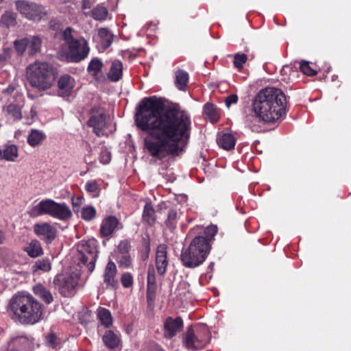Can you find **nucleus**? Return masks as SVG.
Masks as SVG:
<instances>
[{
    "mask_svg": "<svg viewBox=\"0 0 351 351\" xmlns=\"http://www.w3.org/2000/svg\"><path fill=\"white\" fill-rule=\"evenodd\" d=\"M1 22L7 27H12L16 24V14L12 12H6L1 17Z\"/></svg>",
    "mask_w": 351,
    "mask_h": 351,
    "instance_id": "obj_40",
    "label": "nucleus"
},
{
    "mask_svg": "<svg viewBox=\"0 0 351 351\" xmlns=\"http://www.w3.org/2000/svg\"><path fill=\"white\" fill-rule=\"evenodd\" d=\"M111 160V153L106 148H103L101 150L99 160L101 163L106 165L110 162Z\"/></svg>",
    "mask_w": 351,
    "mask_h": 351,
    "instance_id": "obj_50",
    "label": "nucleus"
},
{
    "mask_svg": "<svg viewBox=\"0 0 351 351\" xmlns=\"http://www.w3.org/2000/svg\"><path fill=\"white\" fill-rule=\"evenodd\" d=\"M92 5V2L90 0H83L82 2V10L90 9Z\"/></svg>",
    "mask_w": 351,
    "mask_h": 351,
    "instance_id": "obj_55",
    "label": "nucleus"
},
{
    "mask_svg": "<svg viewBox=\"0 0 351 351\" xmlns=\"http://www.w3.org/2000/svg\"><path fill=\"white\" fill-rule=\"evenodd\" d=\"M77 249L80 263L86 266L89 272H92L95 269L97 258L95 241L93 239L82 241L78 243Z\"/></svg>",
    "mask_w": 351,
    "mask_h": 351,
    "instance_id": "obj_9",
    "label": "nucleus"
},
{
    "mask_svg": "<svg viewBox=\"0 0 351 351\" xmlns=\"http://www.w3.org/2000/svg\"><path fill=\"white\" fill-rule=\"evenodd\" d=\"M15 87L13 85H9L5 89L3 90L5 94H11L14 92Z\"/></svg>",
    "mask_w": 351,
    "mask_h": 351,
    "instance_id": "obj_57",
    "label": "nucleus"
},
{
    "mask_svg": "<svg viewBox=\"0 0 351 351\" xmlns=\"http://www.w3.org/2000/svg\"><path fill=\"white\" fill-rule=\"evenodd\" d=\"M3 332L2 328H0V334Z\"/></svg>",
    "mask_w": 351,
    "mask_h": 351,
    "instance_id": "obj_64",
    "label": "nucleus"
},
{
    "mask_svg": "<svg viewBox=\"0 0 351 351\" xmlns=\"http://www.w3.org/2000/svg\"><path fill=\"white\" fill-rule=\"evenodd\" d=\"M45 138V135L43 132L32 129L27 136V143L30 146L36 147L39 145Z\"/></svg>",
    "mask_w": 351,
    "mask_h": 351,
    "instance_id": "obj_28",
    "label": "nucleus"
},
{
    "mask_svg": "<svg viewBox=\"0 0 351 351\" xmlns=\"http://www.w3.org/2000/svg\"><path fill=\"white\" fill-rule=\"evenodd\" d=\"M121 281L123 287L129 288L133 284V277L130 273H124L121 276Z\"/></svg>",
    "mask_w": 351,
    "mask_h": 351,
    "instance_id": "obj_49",
    "label": "nucleus"
},
{
    "mask_svg": "<svg viewBox=\"0 0 351 351\" xmlns=\"http://www.w3.org/2000/svg\"><path fill=\"white\" fill-rule=\"evenodd\" d=\"M149 351H164L160 346L153 345L150 347Z\"/></svg>",
    "mask_w": 351,
    "mask_h": 351,
    "instance_id": "obj_59",
    "label": "nucleus"
},
{
    "mask_svg": "<svg viewBox=\"0 0 351 351\" xmlns=\"http://www.w3.org/2000/svg\"><path fill=\"white\" fill-rule=\"evenodd\" d=\"M51 269V262L49 258L45 257L36 260L32 266V271L34 274H40V272H49Z\"/></svg>",
    "mask_w": 351,
    "mask_h": 351,
    "instance_id": "obj_23",
    "label": "nucleus"
},
{
    "mask_svg": "<svg viewBox=\"0 0 351 351\" xmlns=\"http://www.w3.org/2000/svg\"><path fill=\"white\" fill-rule=\"evenodd\" d=\"M55 203L56 202L51 199H46L40 201L31 210V216L36 217L44 215H48L51 217Z\"/></svg>",
    "mask_w": 351,
    "mask_h": 351,
    "instance_id": "obj_16",
    "label": "nucleus"
},
{
    "mask_svg": "<svg viewBox=\"0 0 351 351\" xmlns=\"http://www.w3.org/2000/svg\"><path fill=\"white\" fill-rule=\"evenodd\" d=\"M84 201V198L80 196L72 197L71 198V204L73 206V210L74 213H78L80 211V206L82 205Z\"/></svg>",
    "mask_w": 351,
    "mask_h": 351,
    "instance_id": "obj_46",
    "label": "nucleus"
},
{
    "mask_svg": "<svg viewBox=\"0 0 351 351\" xmlns=\"http://www.w3.org/2000/svg\"><path fill=\"white\" fill-rule=\"evenodd\" d=\"M210 250V244L202 236L195 237L189 246L184 249L180 255L182 264L189 268H194L202 264Z\"/></svg>",
    "mask_w": 351,
    "mask_h": 351,
    "instance_id": "obj_5",
    "label": "nucleus"
},
{
    "mask_svg": "<svg viewBox=\"0 0 351 351\" xmlns=\"http://www.w3.org/2000/svg\"><path fill=\"white\" fill-rule=\"evenodd\" d=\"M26 77L31 86L38 91L51 88L55 81L53 67L45 62L36 61L29 64L26 69Z\"/></svg>",
    "mask_w": 351,
    "mask_h": 351,
    "instance_id": "obj_4",
    "label": "nucleus"
},
{
    "mask_svg": "<svg viewBox=\"0 0 351 351\" xmlns=\"http://www.w3.org/2000/svg\"><path fill=\"white\" fill-rule=\"evenodd\" d=\"M33 290L34 293L43 299L47 304H50L53 301L51 293L42 285H36L34 287Z\"/></svg>",
    "mask_w": 351,
    "mask_h": 351,
    "instance_id": "obj_31",
    "label": "nucleus"
},
{
    "mask_svg": "<svg viewBox=\"0 0 351 351\" xmlns=\"http://www.w3.org/2000/svg\"><path fill=\"white\" fill-rule=\"evenodd\" d=\"M29 341L27 343V350L32 351L35 348L34 339L32 337H29Z\"/></svg>",
    "mask_w": 351,
    "mask_h": 351,
    "instance_id": "obj_56",
    "label": "nucleus"
},
{
    "mask_svg": "<svg viewBox=\"0 0 351 351\" xmlns=\"http://www.w3.org/2000/svg\"><path fill=\"white\" fill-rule=\"evenodd\" d=\"M46 343L50 348H57L60 342L53 333H51L46 337Z\"/></svg>",
    "mask_w": 351,
    "mask_h": 351,
    "instance_id": "obj_45",
    "label": "nucleus"
},
{
    "mask_svg": "<svg viewBox=\"0 0 351 351\" xmlns=\"http://www.w3.org/2000/svg\"><path fill=\"white\" fill-rule=\"evenodd\" d=\"M25 251L32 258L38 257L43 254L41 245L37 240H32L29 245L25 247Z\"/></svg>",
    "mask_w": 351,
    "mask_h": 351,
    "instance_id": "obj_29",
    "label": "nucleus"
},
{
    "mask_svg": "<svg viewBox=\"0 0 351 351\" xmlns=\"http://www.w3.org/2000/svg\"><path fill=\"white\" fill-rule=\"evenodd\" d=\"M236 143V138L230 133H225L218 136L217 144L226 150L232 149Z\"/></svg>",
    "mask_w": 351,
    "mask_h": 351,
    "instance_id": "obj_26",
    "label": "nucleus"
},
{
    "mask_svg": "<svg viewBox=\"0 0 351 351\" xmlns=\"http://www.w3.org/2000/svg\"><path fill=\"white\" fill-rule=\"evenodd\" d=\"M89 51L87 40L81 37L68 45L66 50L62 49L59 54L62 60L70 62H80L88 56Z\"/></svg>",
    "mask_w": 351,
    "mask_h": 351,
    "instance_id": "obj_7",
    "label": "nucleus"
},
{
    "mask_svg": "<svg viewBox=\"0 0 351 351\" xmlns=\"http://www.w3.org/2000/svg\"><path fill=\"white\" fill-rule=\"evenodd\" d=\"M143 219L149 224L155 221V210L150 203H147L144 206Z\"/></svg>",
    "mask_w": 351,
    "mask_h": 351,
    "instance_id": "obj_35",
    "label": "nucleus"
},
{
    "mask_svg": "<svg viewBox=\"0 0 351 351\" xmlns=\"http://www.w3.org/2000/svg\"><path fill=\"white\" fill-rule=\"evenodd\" d=\"M175 84L176 86L182 91H186L189 83V73L182 69H179L175 73Z\"/></svg>",
    "mask_w": 351,
    "mask_h": 351,
    "instance_id": "obj_24",
    "label": "nucleus"
},
{
    "mask_svg": "<svg viewBox=\"0 0 351 351\" xmlns=\"http://www.w3.org/2000/svg\"><path fill=\"white\" fill-rule=\"evenodd\" d=\"M22 107L23 104L20 103H11L5 107L4 112L8 117L12 119L14 121H19L22 118Z\"/></svg>",
    "mask_w": 351,
    "mask_h": 351,
    "instance_id": "obj_22",
    "label": "nucleus"
},
{
    "mask_svg": "<svg viewBox=\"0 0 351 351\" xmlns=\"http://www.w3.org/2000/svg\"><path fill=\"white\" fill-rule=\"evenodd\" d=\"M29 341V337H16L12 339L11 343L14 345L20 344L23 346L25 349L27 347V343Z\"/></svg>",
    "mask_w": 351,
    "mask_h": 351,
    "instance_id": "obj_53",
    "label": "nucleus"
},
{
    "mask_svg": "<svg viewBox=\"0 0 351 351\" xmlns=\"http://www.w3.org/2000/svg\"><path fill=\"white\" fill-rule=\"evenodd\" d=\"M183 328V321L180 317L173 319L169 317L164 324V337L171 339L180 332Z\"/></svg>",
    "mask_w": 351,
    "mask_h": 351,
    "instance_id": "obj_13",
    "label": "nucleus"
},
{
    "mask_svg": "<svg viewBox=\"0 0 351 351\" xmlns=\"http://www.w3.org/2000/svg\"><path fill=\"white\" fill-rule=\"evenodd\" d=\"M80 274L77 272L60 274L55 276L53 283L60 293L64 297H71L78 285Z\"/></svg>",
    "mask_w": 351,
    "mask_h": 351,
    "instance_id": "obj_10",
    "label": "nucleus"
},
{
    "mask_svg": "<svg viewBox=\"0 0 351 351\" xmlns=\"http://www.w3.org/2000/svg\"><path fill=\"white\" fill-rule=\"evenodd\" d=\"M117 272L116 265L114 262L110 261L105 268L104 274V282L108 288L115 289L118 287V280L115 279Z\"/></svg>",
    "mask_w": 351,
    "mask_h": 351,
    "instance_id": "obj_17",
    "label": "nucleus"
},
{
    "mask_svg": "<svg viewBox=\"0 0 351 351\" xmlns=\"http://www.w3.org/2000/svg\"><path fill=\"white\" fill-rule=\"evenodd\" d=\"M62 36L66 44L69 45L71 43L74 41L76 38H73L72 35V29L71 27H66L62 32Z\"/></svg>",
    "mask_w": 351,
    "mask_h": 351,
    "instance_id": "obj_48",
    "label": "nucleus"
},
{
    "mask_svg": "<svg viewBox=\"0 0 351 351\" xmlns=\"http://www.w3.org/2000/svg\"><path fill=\"white\" fill-rule=\"evenodd\" d=\"M178 219V212L174 209L169 211L167 219L165 221L166 226L171 229L176 227Z\"/></svg>",
    "mask_w": 351,
    "mask_h": 351,
    "instance_id": "obj_41",
    "label": "nucleus"
},
{
    "mask_svg": "<svg viewBox=\"0 0 351 351\" xmlns=\"http://www.w3.org/2000/svg\"><path fill=\"white\" fill-rule=\"evenodd\" d=\"M28 97L32 98V99L34 98L32 95H30V93H28Z\"/></svg>",
    "mask_w": 351,
    "mask_h": 351,
    "instance_id": "obj_63",
    "label": "nucleus"
},
{
    "mask_svg": "<svg viewBox=\"0 0 351 351\" xmlns=\"http://www.w3.org/2000/svg\"><path fill=\"white\" fill-rule=\"evenodd\" d=\"M31 114H32V117H34L36 115V111L34 110L32 108L31 109Z\"/></svg>",
    "mask_w": 351,
    "mask_h": 351,
    "instance_id": "obj_62",
    "label": "nucleus"
},
{
    "mask_svg": "<svg viewBox=\"0 0 351 351\" xmlns=\"http://www.w3.org/2000/svg\"><path fill=\"white\" fill-rule=\"evenodd\" d=\"M16 6L17 10L29 20L38 21L47 15V10L43 6L31 1L19 0Z\"/></svg>",
    "mask_w": 351,
    "mask_h": 351,
    "instance_id": "obj_12",
    "label": "nucleus"
},
{
    "mask_svg": "<svg viewBox=\"0 0 351 351\" xmlns=\"http://www.w3.org/2000/svg\"><path fill=\"white\" fill-rule=\"evenodd\" d=\"M13 54V50L10 47H3L0 51V64H5Z\"/></svg>",
    "mask_w": 351,
    "mask_h": 351,
    "instance_id": "obj_43",
    "label": "nucleus"
},
{
    "mask_svg": "<svg viewBox=\"0 0 351 351\" xmlns=\"http://www.w3.org/2000/svg\"><path fill=\"white\" fill-rule=\"evenodd\" d=\"M84 161L86 164H91L94 162L91 158L90 154H87L84 156Z\"/></svg>",
    "mask_w": 351,
    "mask_h": 351,
    "instance_id": "obj_58",
    "label": "nucleus"
},
{
    "mask_svg": "<svg viewBox=\"0 0 351 351\" xmlns=\"http://www.w3.org/2000/svg\"><path fill=\"white\" fill-rule=\"evenodd\" d=\"M247 56L245 53H236L234 56V66L239 71L243 68V64L247 62Z\"/></svg>",
    "mask_w": 351,
    "mask_h": 351,
    "instance_id": "obj_39",
    "label": "nucleus"
},
{
    "mask_svg": "<svg viewBox=\"0 0 351 351\" xmlns=\"http://www.w3.org/2000/svg\"><path fill=\"white\" fill-rule=\"evenodd\" d=\"M155 263L158 274L160 276L165 275L169 264L166 245L161 244L158 246L156 252Z\"/></svg>",
    "mask_w": 351,
    "mask_h": 351,
    "instance_id": "obj_14",
    "label": "nucleus"
},
{
    "mask_svg": "<svg viewBox=\"0 0 351 351\" xmlns=\"http://www.w3.org/2000/svg\"><path fill=\"white\" fill-rule=\"evenodd\" d=\"M42 44V38L38 35L18 38L13 42L14 50L19 57L24 56L25 51L29 56L39 53L41 51Z\"/></svg>",
    "mask_w": 351,
    "mask_h": 351,
    "instance_id": "obj_8",
    "label": "nucleus"
},
{
    "mask_svg": "<svg viewBox=\"0 0 351 351\" xmlns=\"http://www.w3.org/2000/svg\"><path fill=\"white\" fill-rule=\"evenodd\" d=\"M0 160H3V150L0 149Z\"/></svg>",
    "mask_w": 351,
    "mask_h": 351,
    "instance_id": "obj_61",
    "label": "nucleus"
},
{
    "mask_svg": "<svg viewBox=\"0 0 351 351\" xmlns=\"http://www.w3.org/2000/svg\"><path fill=\"white\" fill-rule=\"evenodd\" d=\"M147 287V298L148 301H152L154 298L156 290L155 270L152 265H149L148 268Z\"/></svg>",
    "mask_w": 351,
    "mask_h": 351,
    "instance_id": "obj_21",
    "label": "nucleus"
},
{
    "mask_svg": "<svg viewBox=\"0 0 351 351\" xmlns=\"http://www.w3.org/2000/svg\"><path fill=\"white\" fill-rule=\"evenodd\" d=\"M97 317L101 324L106 328L110 327L112 324V317L109 310L104 308H99Z\"/></svg>",
    "mask_w": 351,
    "mask_h": 351,
    "instance_id": "obj_33",
    "label": "nucleus"
},
{
    "mask_svg": "<svg viewBox=\"0 0 351 351\" xmlns=\"http://www.w3.org/2000/svg\"><path fill=\"white\" fill-rule=\"evenodd\" d=\"M72 216V212L66 203L56 202L51 215L52 217L66 221L71 219Z\"/></svg>",
    "mask_w": 351,
    "mask_h": 351,
    "instance_id": "obj_20",
    "label": "nucleus"
},
{
    "mask_svg": "<svg viewBox=\"0 0 351 351\" xmlns=\"http://www.w3.org/2000/svg\"><path fill=\"white\" fill-rule=\"evenodd\" d=\"M210 339V331L205 324H195L189 327L183 335L184 346L190 351L204 348Z\"/></svg>",
    "mask_w": 351,
    "mask_h": 351,
    "instance_id": "obj_6",
    "label": "nucleus"
},
{
    "mask_svg": "<svg viewBox=\"0 0 351 351\" xmlns=\"http://www.w3.org/2000/svg\"><path fill=\"white\" fill-rule=\"evenodd\" d=\"M34 232L39 237H43L47 243L51 242L56 237V230L47 222L36 223L34 226Z\"/></svg>",
    "mask_w": 351,
    "mask_h": 351,
    "instance_id": "obj_15",
    "label": "nucleus"
},
{
    "mask_svg": "<svg viewBox=\"0 0 351 351\" xmlns=\"http://www.w3.org/2000/svg\"><path fill=\"white\" fill-rule=\"evenodd\" d=\"M118 263L119 267L127 268L131 265V258L128 254H123L119 258Z\"/></svg>",
    "mask_w": 351,
    "mask_h": 351,
    "instance_id": "obj_52",
    "label": "nucleus"
},
{
    "mask_svg": "<svg viewBox=\"0 0 351 351\" xmlns=\"http://www.w3.org/2000/svg\"><path fill=\"white\" fill-rule=\"evenodd\" d=\"M123 75V64L118 60H114L110 66V71L108 73V77L112 82H118Z\"/></svg>",
    "mask_w": 351,
    "mask_h": 351,
    "instance_id": "obj_25",
    "label": "nucleus"
},
{
    "mask_svg": "<svg viewBox=\"0 0 351 351\" xmlns=\"http://www.w3.org/2000/svg\"><path fill=\"white\" fill-rule=\"evenodd\" d=\"M8 312L21 324L33 325L43 317L42 304L31 294H15L9 302Z\"/></svg>",
    "mask_w": 351,
    "mask_h": 351,
    "instance_id": "obj_3",
    "label": "nucleus"
},
{
    "mask_svg": "<svg viewBox=\"0 0 351 351\" xmlns=\"http://www.w3.org/2000/svg\"><path fill=\"white\" fill-rule=\"evenodd\" d=\"M84 14L93 17L95 20L102 21L106 18L108 10L105 7L98 5L93 10L85 12Z\"/></svg>",
    "mask_w": 351,
    "mask_h": 351,
    "instance_id": "obj_32",
    "label": "nucleus"
},
{
    "mask_svg": "<svg viewBox=\"0 0 351 351\" xmlns=\"http://www.w3.org/2000/svg\"><path fill=\"white\" fill-rule=\"evenodd\" d=\"M97 214L96 209L93 206H86L81 210V217L85 221L93 219Z\"/></svg>",
    "mask_w": 351,
    "mask_h": 351,
    "instance_id": "obj_38",
    "label": "nucleus"
},
{
    "mask_svg": "<svg viewBox=\"0 0 351 351\" xmlns=\"http://www.w3.org/2000/svg\"><path fill=\"white\" fill-rule=\"evenodd\" d=\"M90 115L87 124L93 128L94 133L99 137L106 135L109 117L105 110L99 106H95L90 110Z\"/></svg>",
    "mask_w": 351,
    "mask_h": 351,
    "instance_id": "obj_11",
    "label": "nucleus"
},
{
    "mask_svg": "<svg viewBox=\"0 0 351 351\" xmlns=\"http://www.w3.org/2000/svg\"><path fill=\"white\" fill-rule=\"evenodd\" d=\"M103 67V62L98 58H95L90 62L87 70L92 75H97Z\"/></svg>",
    "mask_w": 351,
    "mask_h": 351,
    "instance_id": "obj_37",
    "label": "nucleus"
},
{
    "mask_svg": "<svg viewBox=\"0 0 351 351\" xmlns=\"http://www.w3.org/2000/svg\"><path fill=\"white\" fill-rule=\"evenodd\" d=\"M238 97L235 94H232L228 96L225 99L226 106L227 108H230L232 104L237 103Z\"/></svg>",
    "mask_w": 351,
    "mask_h": 351,
    "instance_id": "obj_54",
    "label": "nucleus"
},
{
    "mask_svg": "<svg viewBox=\"0 0 351 351\" xmlns=\"http://www.w3.org/2000/svg\"><path fill=\"white\" fill-rule=\"evenodd\" d=\"M98 36L100 38V45L104 50L111 45L113 40V35L108 29H99L98 30Z\"/></svg>",
    "mask_w": 351,
    "mask_h": 351,
    "instance_id": "obj_27",
    "label": "nucleus"
},
{
    "mask_svg": "<svg viewBox=\"0 0 351 351\" xmlns=\"http://www.w3.org/2000/svg\"><path fill=\"white\" fill-rule=\"evenodd\" d=\"M85 189L87 192L93 194L95 197L99 195V186L95 180H90L87 182L85 185Z\"/></svg>",
    "mask_w": 351,
    "mask_h": 351,
    "instance_id": "obj_42",
    "label": "nucleus"
},
{
    "mask_svg": "<svg viewBox=\"0 0 351 351\" xmlns=\"http://www.w3.org/2000/svg\"><path fill=\"white\" fill-rule=\"evenodd\" d=\"M136 117L138 127L148 133L144 138V150L154 159L178 155V142L190 136L191 123L188 114L175 108L164 110L155 97L141 101Z\"/></svg>",
    "mask_w": 351,
    "mask_h": 351,
    "instance_id": "obj_1",
    "label": "nucleus"
},
{
    "mask_svg": "<svg viewBox=\"0 0 351 351\" xmlns=\"http://www.w3.org/2000/svg\"><path fill=\"white\" fill-rule=\"evenodd\" d=\"M119 220L114 216H108L104 219L100 226V234L102 237H108L114 233L119 226Z\"/></svg>",
    "mask_w": 351,
    "mask_h": 351,
    "instance_id": "obj_19",
    "label": "nucleus"
},
{
    "mask_svg": "<svg viewBox=\"0 0 351 351\" xmlns=\"http://www.w3.org/2000/svg\"><path fill=\"white\" fill-rule=\"evenodd\" d=\"M204 111L205 114L212 122H216L219 118V115L215 106L212 104L207 103L204 106Z\"/></svg>",
    "mask_w": 351,
    "mask_h": 351,
    "instance_id": "obj_36",
    "label": "nucleus"
},
{
    "mask_svg": "<svg viewBox=\"0 0 351 351\" xmlns=\"http://www.w3.org/2000/svg\"><path fill=\"white\" fill-rule=\"evenodd\" d=\"M217 232V227L214 225L209 226L206 228L204 230L206 237H204L208 240V243H210V240L215 237Z\"/></svg>",
    "mask_w": 351,
    "mask_h": 351,
    "instance_id": "obj_47",
    "label": "nucleus"
},
{
    "mask_svg": "<svg viewBox=\"0 0 351 351\" xmlns=\"http://www.w3.org/2000/svg\"><path fill=\"white\" fill-rule=\"evenodd\" d=\"M3 150V160L14 162L18 158V148L14 145H10L5 147Z\"/></svg>",
    "mask_w": 351,
    "mask_h": 351,
    "instance_id": "obj_34",
    "label": "nucleus"
},
{
    "mask_svg": "<svg viewBox=\"0 0 351 351\" xmlns=\"http://www.w3.org/2000/svg\"><path fill=\"white\" fill-rule=\"evenodd\" d=\"M5 239V237L4 233L1 230H0V245H1L4 242Z\"/></svg>",
    "mask_w": 351,
    "mask_h": 351,
    "instance_id": "obj_60",
    "label": "nucleus"
},
{
    "mask_svg": "<svg viewBox=\"0 0 351 351\" xmlns=\"http://www.w3.org/2000/svg\"><path fill=\"white\" fill-rule=\"evenodd\" d=\"M103 341L109 348H117L120 342L119 337L112 330H108L103 337Z\"/></svg>",
    "mask_w": 351,
    "mask_h": 351,
    "instance_id": "obj_30",
    "label": "nucleus"
},
{
    "mask_svg": "<svg viewBox=\"0 0 351 351\" xmlns=\"http://www.w3.org/2000/svg\"><path fill=\"white\" fill-rule=\"evenodd\" d=\"M286 97L275 87H267L260 90L252 103V110L260 121L274 123L285 113Z\"/></svg>",
    "mask_w": 351,
    "mask_h": 351,
    "instance_id": "obj_2",
    "label": "nucleus"
},
{
    "mask_svg": "<svg viewBox=\"0 0 351 351\" xmlns=\"http://www.w3.org/2000/svg\"><path fill=\"white\" fill-rule=\"evenodd\" d=\"M300 68L302 72L306 75L313 76L317 74V71L309 66L308 62L302 61L300 64Z\"/></svg>",
    "mask_w": 351,
    "mask_h": 351,
    "instance_id": "obj_44",
    "label": "nucleus"
},
{
    "mask_svg": "<svg viewBox=\"0 0 351 351\" xmlns=\"http://www.w3.org/2000/svg\"><path fill=\"white\" fill-rule=\"evenodd\" d=\"M130 243L127 240L121 241L118 245V252L122 254H128L130 250Z\"/></svg>",
    "mask_w": 351,
    "mask_h": 351,
    "instance_id": "obj_51",
    "label": "nucleus"
},
{
    "mask_svg": "<svg viewBox=\"0 0 351 351\" xmlns=\"http://www.w3.org/2000/svg\"><path fill=\"white\" fill-rule=\"evenodd\" d=\"M75 81L68 75L61 76L58 82V95L61 97L69 96L74 88Z\"/></svg>",
    "mask_w": 351,
    "mask_h": 351,
    "instance_id": "obj_18",
    "label": "nucleus"
}]
</instances>
